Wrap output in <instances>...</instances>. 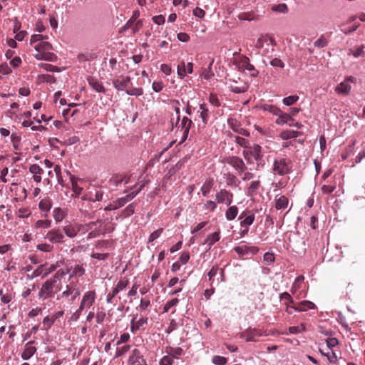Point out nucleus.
Segmentation results:
<instances>
[{"mask_svg": "<svg viewBox=\"0 0 365 365\" xmlns=\"http://www.w3.org/2000/svg\"><path fill=\"white\" fill-rule=\"evenodd\" d=\"M314 304L310 301H302L292 305V308L297 312H305L308 309H314Z\"/></svg>", "mask_w": 365, "mask_h": 365, "instance_id": "19", "label": "nucleus"}, {"mask_svg": "<svg viewBox=\"0 0 365 365\" xmlns=\"http://www.w3.org/2000/svg\"><path fill=\"white\" fill-rule=\"evenodd\" d=\"M119 292L116 289H115V288L113 287L112 291L110 292H109L107 294V296H106V302H107V303L113 304L114 302L115 297L117 296V294Z\"/></svg>", "mask_w": 365, "mask_h": 365, "instance_id": "61", "label": "nucleus"}, {"mask_svg": "<svg viewBox=\"0 0 365 365\" xmlns=\"http://www.w3.org/2000/svg\"><path fill=\"white\" fill-rule=\"evenodd\" d=\"M64 235L60 229H52L45 235V239L53 244H61L65 242Z\"/></svg>", "mask_w": 365, "mask_h": 365, "instance_id": "7", "label": "nucleus"}, {"mask_svg": "<svg viewBox=\"0 0 365 365\" xmlns=\"http://www.w3.org/2000/svg\"><path fill=\"white\" fill-rule=\"evenodd\" d=\"M36 51L46 52L52 49V45L47 41H40L34 46Z\"/></svg>", "mask_w": 365, "mask_h": 365, "instance_id": "30", "label": "nucleus"}, {"mask_svg": "<svg viewBox=\"0 0 365 365\" xmlns=\"http://www.w3.org/2000/svg\"><path fill=\"white\" fill-rule=\"evenodd\" d=\"M179 302L178 298H174L172 300H170L166 302L163 307V312H168L173 307L176 306Z\"/></svg>", "mask_w": 365, "mask_h": 365, "instance_id": "54", "label": "nucleus"}, {"mask_svg": "<svg viewBox=\"0 0 365 365\" xmlns=\"http://www.w3.org/2000/svg\"><path fill=\"white\" fill-rule=\"evenodd\" d=\"M103 192L101 190H96L95 195H91L88 198L84 197V200H88L89 201L96 202V201H101L103 199Z\"/></svg>", "mask_w": 365, "mask_h": 365, "instance_id": "48", "label": "nucleus"}, {"mask_svg": "<svg viewBox=\"0 0 365 365\" xmlns=\"http://www.w3.org/2000/svg\"><path fill=\"white\" fill-rule=\"evenodd\" d=\"M215 197L218 203L230 205L232 202L233 194L225 189H222L216 193Z\"/></svg>", "mask_w": 365, "mask_h": 365, "instance_id": "10", "label": "nucleus"}, {"mask_svg": "<svg viewBox=\"0 0 365 365\" xmlns=\"http://www.w3.org/2000/svg\"><path fill=\"white\" fill-rule=\"evenodd\" d=\"M289 203L288 198L284 195H277L274 199V207L277 210L285 209Z\"/></svg>", "mask_w": 365, "mask_h": 365, "instance_id": "22", "label": "nucleus"}, {"mask_svg": "<svg viewBox=\"0 0 365 365\" xmlns=\"http://www.w3.org/2000/svg\"><path fill=\"white\" fill-rule=\"evenodd\" d=\"M255 219V214L251 211H244L240 214L239 217V220H241L240 226L248 227L254 222Z\"/></svg>", "mask_w": 365, "mask_h": 365, "instance_id": "14", "label": "nucleus"}, {"mask_svg": "<svg viewBox=\"0 0 365 365\" xmlns=\"http://www.w3.org/2000/svg\"><path fill=\"white\" fill-rule=\"evenodd\" d=\"M45 267V264H41L40 266H38L32 273V275L30 277L29 275H27V277L28 278H34V277H37L38 276H41L42 277V274H43V268Z\"/></svg>", "mask_w": 365, "mask_h": 365, "instance_id": "58", "label": "nucleus"}, {"mask_svg": "<svg viewBox=\"0 0 365 365\" xmlns=\"http://www.w3.org/2000/svg\"><path fill=\"white\" fill-rule=\"evenodd\" d=\"M39 209L43 212H48L52 207V202L50 198L42 199L38 205Z\"/></svg>", "mask_w": 365, "mask_h": 365, "instance_id": "33", "label": "nucleus"}, {"mask_svg": "<svg viewBox=\"0 0 365 365\" xmlns=\"http://www.w3.org/2000/svg\"><path fill=\"white\" fill-rule=\"evenodd\" d=\"M192 123V120H190L188 118H182L180 124L182 130V141H184L187 138Z\"/></svg>", "mask_w": 365, "mask_h": 365, "instance_id": "24", "label": "nucleus"}, {"mask_svg": "<svg viewBox=\"0 0 365 365\" xmlns=\"http://www.w3.org/2000/svg\"><path fill=\"white\" fill-rule=\"evenodd\" d=\"M88 83L89 85L93 88V90H95L96 92L98 93H105L106 90L103 86L98 82L96 79L93 78H91L88 79Z\"/></svg>", "mask_w": 365, "mask_h": 365, "instance_id": "32", "label": "nucleus"}, {"mask_svg": "<svg viewBox=\"0 0 365 365\" xmlns=\"http://www.w3.org/2000/svg\"><path fill=\"white\" fill-rule=\"evenodd\" d=\"M212 63H213V61H212L210 63L208 68L204 69L203 71L202 72L201 76L203 78H205V79L208 80L213 76V73L211 71V66H212Z\"/></svg>", "mask_w": 365, "mask_h": 365, "instance_id": "60", "label": "nucleus"}, {"mask_svg": "<svg viewBox=\"0 0 365 365\" xmlns=\"http://www.w3.org/2000/svg\"><path fill=\"white\" fill-rule=\"evenodd\" d=\"M299 100V96L297 95L289 96L284 98L282 101L286 106H292L294 104Z\"/></svg>", "mask_w": 365, "mask_h": 365, "instance_id": "51", "label": "nucleus"}, {"mask_svg": "<svg viewBox=\"0 0 365 365\" xmlns=\"http://www.w3.org/2000/svg\"><path fill=\"white\" fill-rule=\"evenodd\" d=\"M200 118L204 123H207L209 118V110L205 104L200 105Z\"/></svg>", "mask_w": 365, "mask_h": 365, "instance_id": "43", "label": "nucleus"}, {"mask_svg": "<svg viewBox=\"0 0 365 365\" xmlns=\"http://www.w3.org/2000/svg\"><path fill=\"white\" fill-rule=\"evenodd\" d=\"M80 290L76 287V284L71 283L66 287V289L57 297V299L59 300L63 298H68L72 294L76 296L80 295Z\"/></svg>", "mask_w": 365, "mask_h": 365, "instance_id": "13", "label": "nucleus"}, {"mask_svg": "<svg viewBox=\"0 0 365 365\" xmlns=\"http://www.w3.org/2000/svg\"><path fill=\"white\" fill-rule=\"evenodd\" d=\"M130 177H127L122 175H114L110 179V183L113 185L118 186L123 181L125 184H128L130 182Z\"/></svg>", "mask_w": 365, "mask_h": 365, "instance_id": "27", "label": "nucleus"}, {"mask_svg": "<svg viewBox=\"0 0 365 365\" xmlns=\"http://www.w3.org/2000/svg\"><path fill=\"white\" fill-rule=\"evenodd\" d=\"M29 171L34 175V180L38 183L41 181V175L43 173V169L37 164H33L29 168Z\"/></svg>", "mask_w": 365, "mask_h": 365, "instance_id": "23", "label": "nucleus"}, {"mask_svg": "<svg viewBox=\"0 0 365 365\" xmlns=\"http://www.w3.org/2000/svg\"><path fill=\"white\" fill-rule=\"evenodd\" d=\"M242 155L248 163L251 157H253L255 160L257 162L260 161L263 156L262 147L257 144L250 145L246 150H243Z\"/></svg>", "mask_w": 365, "mask_h": 365, "instance_id": "3", "label": "nucleus"}, {"mask_svg": "<svg viewBox=\"0 0 365 365\" xmlns=\"http://www.w3.org/2000/svg\"><path fill=\"white\" fill-rule=\"evenodd\" d=\"M148 323L147 317H140L138 320L136 318H133L130 322V331L135 334L137 331L143 329L145 324Z\"/></svg>", "mask_w": 365, "mask_h": 365, "instance_id": "18", "label": "nucleus"}, {"mask_svg": "<svg viewBox=\"0 0 365 365\" xmlns=\"http://www.w3.org/2000/svg\"><path fill=\"white\" fill-rule=\"evenodd\" d=\"M51 225V221L49 220H39L35 223V227L38 228H48Z\"/></svg>", "mask_w": 365, "mask_h": 365, "instance_id": "45", "label": "nucleus"}, {"mask_svg": "<svg viewBox=\"0 0 365 365\" xmlns=\"http://www.w3.org/2000/svg\"><path fill=\"white\" fill-rule=\"evenodd\" d=\"M234 250L237 253L240 257H242L247 255H255L259 252V249L256 246H248L245 245L235 247Z\"/></svg>", "mask_w": 365, "mask_h": 365, "instance_id": "8", "label": "nucleus"}, {"mask_svg": "<svg viewBox=\"0 0 365 365\" xmlns=\"http://www.w3.org/2000/svg\"><path fill=\"white\" fill-rule=\"evenodd\" d=\"M63 269L58 270L50 279L46 280L41 285L38 293V298L40 300L52 298L61 289V278L66 275Z\"/></svg>", "mask_w": 365, "mask_h": 365, "instance_id": "1", "label": "nucleus"}, {"mask_svg": "<svg viewBox=\"0 0 365 365\" xmlns=\"http://www.w3.org/2000/svg\"><path fill=\"white\" fill-rule=\"evenodd\" d=\"M140 16L139 11H134L130 19L126 22V24L120 29V32L125 31L133 26L138 20V18Z\"/></svg>", "mask_w": 365, "mask_h": 365, "instance_id": "28", "label": "nucleus"}, {"mask_svg": "<svg viewBox=\"0 0 365 365\" xmlns=\"http://www.w3.org/2000/svg\"><path fill=\"white\" fill-rule=\"evenodd\" d=\"M55 320L52 317V316H46L44 317L43 322H42V328L43 330H48L49 329L52 325L54 324Z\"/></svg>", "mask_w": 365, "mask_h": 365, "instance_id": "40", "label": "nucleus"}, {"mask_svg": "<svg viewBox=\"0 0 365 365\" xmlns=\"http://www.w3.org/2000/svg\"><path fill=\"white\" fill-rule=\"evenodd\" d=\"M260 186L261 183L259 180L252 181L247 188V195L249 196H253L256 194Z\"/></svg>", "mask_w": 365, "mask_h": 365, "instance_id": "35", "label": "nucleus"}, {"mask_svg": "<svg viewBox=\"0 0 365 365\" xmlns=\"http://www.w3.org/2000/svg\"><path fill=\"white\" fill-rule=\"evenodd\" d=\"M262 336L260 330L257 329L248 328L245 331L240 334L241 339H245L246 341H255V337Z\"/></svg>", "mask_w": 365, "mask_h": 365, "instance_id": "12", "label": "nucleus"}, {"mask_svg": "<svg viewBox=\"0 0 365 365\" xmlns=\"http://www.w3.org/2000/svg\"><path fill=\"white\" fill-rule=\"evenodd\" d=\"M173 363V358L171 356H164L160 361V365H172Z\"/></svg>", "mask_w": 365, "mask_h": 365, "instance_id": "64", "label": "nucleus"}, {"mask_svg": "<svg viewBox=\"0 0 365 365\" xmlns=\"http://www.w3.org/2000/svg\"><path fill=\"white\" fill-rule=\"evenodd\" d=\"M238 213V208L237 206L233 205L230 207L225 212V217L228 220H234Z\"/></svg>", "mask_w": 365, "mask_h": 365, "instance_id": "37", "label": "nucleus"}, {"mask_svg": "<svg viewBox=\"0 0 365 365\" xmlns=\"http://www.w3.org/2000/svg\"><path fill=\"white\" fill-rule=\"evenodd\" d=\"M214 185L215 180L212 178H207L201 187V192L202 195L207 197L211 189L213 187Z\"/></svg>", "mask_w": 365, "mask_h": 365, "instance_id": "26", "label": "nucleus"}, {"mask_svg": "<svg viewBox=\"0 0 365 365\" xmlns=\"http://www.w3.org/2000/svg\"><path fill=\"white\" fill-rule=\"evenodd\" d=\"M34 341H30L25 344L24 351L21 355L24 360L29 359L36 352L37 349L36 346H34Z\"/></svg>", "mask_w": 365, "mask_h": 365, "instance_id": "15", "label": "nucleus"}, {"mask_svg": "<svg viewBox=\"0 0 365 365\" xmlns=\"http://www.w3.org/2000/svg\"><path fill=\"white\" fill-rule=\"evenodd\" d=\"M57 268L56 264H50L48 267L45 264V267L43 268V274H42V278L46 277L50 273L55 271Z\"/></svg>", "mask_w": 365, "mask_h": 365, "instance_id": "57", "label": "nucleus"}, {"mask_svg": "<svg viewBox=\"0 0 365 365\" xmlns=\"http://www.w3.org/2000/svg\"><path fill=\"white\" fill-rule=\"evenodd\" d=\"M36 247L38 250L44 252H51L53 250V246L47 243L38 244Z\"/></svg>", "mask_w": 365, "mask_h": 365, "instance_id": "55", "label": "nucleus"}, {"mask_svg": "<svg viewBox=\"0 0 365 365\" xmlns=\"http://www.w3.org/2000/svg\"><path fill=\"white\" fill-rule=\"evenodd\" d=\"M364 48L365 46L361 45L359 47H358L355 51H351V52L355 58H359L360 56H363L365 55V52L364 50Z\"/></svg>", "mask_w": 365, "mask_h": 365, "instance_id": "62", "label": "nucleus"}, {"mask_svg": "<svg viewBox=\"0 0 365 365\" xmlns=\"http://www.w3.org/2000/svg\"><path fill=\"white\" fill-rule=\"evenodd\" d=\"M301 135V133L299 131H295L292 130H287L281 132L279 136L283 140H288L292 138H297Z\"/></svg>", "mask_w": 365, "mask_h": 365, "instance_id": "29", "label": "nucleus"}, {"mask_svg": "<svg viewBox=\"0 0 365 365\" xmlns=\"http://www.w3.org/2000/svg\"><path fill=\"white\" fill-rule=\"evenodd\" d=\"M225 179H226V182H227V185H229V186H232V185H237V177L230 173H228L227 174H225Z\"/></svg>", "mask_w": 365, "mask_h": 365, "instance_id": "47", "label": "nucleus"}, {"mask_svg": "<svg viewBox=\"0 0 365 365\" xmlns=\"http://www.w3.org/2000/svg\"><path fill=\"white\" fill-rule=\"evenodd\" d=\"M261 109L274 115H277V114L280 113V108L271 104H264L261 106Z\"/></svg>", "mask_w": 365, "mask_h": 365, "instance_id": "38", "label": "nucleus"}, {"mask_svg": "<svg viewBox=\"0 0 365 365\" xmlns=\"http://www.w3.org/2000/svg\"><path fill=\"white\" fill-rule=\"evenodd\" d=\"M329 350H330V352H329V351H328V352H324V351H323L322 349H319V351H320V353H321L322 355H324V356H327V359L329 360V361L330 363L334 364V363H335V362L336 361V354H335L334 351H332L331 349H329Z\"/></svg>", "mask_w": 365, "mask_h": 365, "instance_id": "46", "label": "nucleus"}, {"mask_svg": "<svg viewBox=\"0 0 365 365\" xmlns=\"http://www.w3.org/2000/svg\"><path fill=\"white\" fill-rule=\"evenodd\" d=\"M241 66L249 71H253L255 73H252V76H256L258 72L255 70V66L250 63V59L248 57L245 56H242L240 60Z\"/></svg>", "mask_w": 365, "mask_h": 365, "instance_id": "25", "label": "nucleus"}, {"mask_svg": "<svg viewBox=\"0 0 365 365\" xmlns=\"http://www.w3.org/2000/svg\"><path fill=\"white\" fill-rule=\"evenodd\" d=\"M98 223L101 224L102 220H98L95 222H91L86 224H79L78 223V228L79 231L82 232L83 233L87 232L89 230L92 229V227L95 225H96Z\"/></svg>", "mask_w": 365, "mask_h": 365, "instance_id": "34", "label": "nucleus"}, {"mask_svg": "<svg viewBox=\"0 0 365 365\" xmlns=\"http://www.w3.org/2000/svg\"><path fill=\"white\" fill-rule=\"evenodd\" d=\"M229 125L234 132L244 136H250V132L243 128L237 120L229 121Z\"/></svg>", "mask_w": 365, "mask_h": 365, "instance_id": "21", "label": "nucleus"}, {"mask_svg": "<svg viewBox=\"0 0 365 365\" xmlns=\"http://www.w3.org/2000/svg\"><path fill=\"white\" fill-rule=\"evenodd\" d=\"M354 78L349 76L346 78L344 81L340 83L335 88L336 92L340 95L346 96L349 93L351 86L350 82H354Z\"/></svg>", "mask_w": 365, "mask_h": 365, "instance_id": "9", "label": "nucleus"}, {"mask_svg": "<svg viewBox=\"0 0 365 365\" xmlns=\"http://www.w3.org/2000/svg\"><path fill=\"white\" fill-rule=\"evenodd\" d=\"M279 113H280L277 115V118L275 120V123L277 125H284V124L289 125V122L294 121V120L293 119V118H292L290 114L284 113V112L282 111L281 110H279Z\"/></svg>", "mask_w": 365, "mask_h": 365, "instance_id": "20", "label": "nucleus"}, {"mask_svg": "<svg viewBox=\"0 0 365 365\" xmlns=\"http://www.w3.org/2000/svg\"><path fill=\"white\" fill-rule=\"evenodd\" d=\"M292 162L289 158H279L274 160L273 171L279 175H284L292 172Z\"/></svg>", "mask_w": 365, "mask_h": 365, "instance_id": "2", "label": "nucleus"}, {"mask_svg": "<svg viewBox=\"0 0 365 365\" xmlns=\"http://www.w3.org/2000/svg\"><path fill=\"white\" fill-rule=\"evenodd\" d=\"M212 362L215 365H225L227 363V359L221 356H215L212 358Z\"/></svg>", "mask_w": 365, "mask_h": 365, "instance_id": "63", "label": "nucleus"}, {"mask_svg": "<svg viewBox=\"0 0 365 365\" xmlns=\"http://www.w3.org/2000/svg\"><path fill=\"white\" fill-rule=\"evenodd\" d=\"M178 74L182 78L187 75L186 66L184 61H181L178 66Z\"/></svg>", "mask_w": 365, "mask_h": 365, "instance_id": "56", "label": "nucleus"}, {"mask_svg": "<svg viewBox=\"0 0 365 365\" xmlns=\"http://www.w3.org/2000/svg\"><path fill=\"white\" fill-rule=\"evenodd\" d=\"M66 212L60 207H56L53 211V216L57 222H61L66 217Z\"/></svg>", "mask_w": 365, "mask_h": 365, "instance_id": "36", "label": "nucleus"}, {"mask_svg": "<svg viewBox=\"0 0 365 365\" xmlns=\"http://www.w3.org/2000/svg\"><path fill=\"white\" fill-rule=\"evenodd\" d=\"M143 187L144 185H142L136 191H133L125 197H123V200H125V202L127 203L128 201L132 200L142 190Z\"/></svg>", "mask_w": 365, "mask_h": 365, "instance_id": "52", "label": "nucleus"}, {"mask_svg": "<svg viewBox=\"0 0 365 365\" xmlns=\"http://www.w3.org/2000/svg\"><path fill=\"white\" fill-rule=\"evenodd\" d=\"M220 231L215 232L209 235L205 241V245H207L209 247H211L215 242L220 240Z\"/></svg>", "mask_w": 365, "mask_h": 365, "instance_id": "31", "label": "nucleus"}, {"mask_svg": "<svg viewBox=\"0 0 365 365\" xmlns=\"http://www.w3.org/2000/svg\"><path fill=\"white\" fill-rule=\"evenodd\" d=\"M130 83L129 76H120L113 80V85L118 91L125 90Z\"/></svg>", "mask_w": 365, "mask_h": 365, "instance_id": "11", "label": "nucleus"}, {"mask_svg": "<svg viewBox=\"0 0 365 365\" xmlns=\"http://www.w3.org/2000/svg\"><path fill=\"white\" fill-rule=\"evenodd\" d=\"M63 233L70 238L75 237L80 232L78 228V223L68 224L63 227Z\"/></svg>", "mask_w": 365, "mask_h": 365, "instance_id": "17", "label": "nucleus"}, {"mask_svg": "<svg viewBox=\"0 0 365 365\" xmlns=\"http://www.w3.org/2000/svg\"><path fill=\"white\" fill-rule=\"evenodd\" d=\"M38 78L43 82H47L49 83H53L56 82L55 77L49 74H42L38 76Z\"/></svg>", "mask_w": 365, "mask_h": 365, "instance_id": "59", "label": "nucleus"}, {"mask_svg": "<svg viewBox=\"0 0 365 365\" xmlns=\"http://www.w3.org/2000/svg\"><path fill=\"white\" fill-rule=\"evenodd\" d=\"M224 162L235 169L237 171L238 175H242V173L247 169L243 160L237 156H229L225 158Z\"/></svg>", "mask_w": 365, "mask_h": 365, "instance_id": "4", "label": "nucleus"}, {"mask_svg": "<svg viewBox=\"0 0 365 365\" xmlns=\"http://www.w3.org/2000/svg\"><path fill=\"white\" fill-rule=\"evenodd\" d=\"M135 202L129 204L124 210H122L121 216L123 217H130L135 212Z\"/></svg>", "mask_w": 365, "mask_h": 365, "instance_id": "39", "label": "nucleus"}, {"mask_svg": "<svg viewBox=\"0 0 365 365\" xmlns=\"http://www.w3.org/2000/svg\"><path fill=\"white\" fill-rule=\"evenodd\" d=\"M143 187L144 185H142L136 191H133L125 197H123V200H125V202L127 203L128 201L132 200L142 190Z\"/></svg>", "mask_w": 365, "mask_h": 365, "instance_id": "53", "label": "nucleus"}, {"mask_svg": "<svg viewBox=\"0 0 365 365\" xmlns=\"http://www.w3.org/2000/svg\"><path fill=\"white\" fill-rule=\"evenodd\" d=\"M128 284H129L128 279L126 278H123V279H120L118 282L117 284L115 285V287L114 288L118 292H120V291L124 290L127 287Z\"/></svg>", "mask_w": 365, "mask_h": 365, "instance_id": "44", "label": "nucleus"}, {"mask_svg": "<svg viewBox=\"0 0 365 365\" xmlns=\"http://www.w3.org/2000/svg\"><path fill=\"white\" fill-rule=\"evenodd\" d=\"M84 273H85L84 268L82 266L77 264V265H75L74 267L72 269V273H71V276L81 277V276L83 275Z\"/></svg>", "mask_w": 365, "mask_h": 365, "instance_id": "50", "label": "nucleus"}, {"mask_svg": "<svg viewBox=\"0 0 365 365\" xmlns=\"http://www.w3.org/2000/svg\"><path fill=\"white\" fill-rule=\"evenodd\" d=\"M328 40L324 36L321 35L320 37L314 42V46L317 48H324L328 45Z\"/></svg>", "mask_w": 365, "mask_h": 365, "instance_id": "42", "label": "nucleus"}, {"mask_svg": "<svg viewBox=\"0 0 365 365\" xmlns=\"http://www.w3.org/2000/svg\"><path fill=\"white\" fill-rule=\"evenodd\" d=\"M272 10L274 11L286 14L288 12V7L286 4H279L278 5H274L272 7Z\"/></svg>", "mask_w": 365, "mask_h": 365, "instance_id": "49", "label": "nucleus"}, {"mask_svg": "<svg viewBox=\"0 0 365 365\" xmlns=\"http://www.w3.org/2000/svg\"><path fill=\"white\" fill-rule=\"evenodd\" d=\"M235 142L240 146L245 148V150H246L250 145V141L240 136H235Z\"/></svg>", "mask_w": 365, "mask_h": 365, "instance_id": "41", "label": "nucleus"}, {"mask_svg": "<svg viewBox=\"0 0 365 365\" xmlns=\"http://www.w3.org/2000/svg\"><path fill=\"white\" fill-rule=\"evenodd\" d=\"M70 180L71 182V187L73 192L72 195L73 197H78L83 190V187L78 184V182H83V180L77 178L74 175L70 174Z\"/></svg>", "mask_w": 365, "mask_h": 365, "instance_id": "16", "label": "nucleus"}, {"mask_svg": "<svg viewBox=\"0 0 365 365\" xmlns=\"http://www.w3.org/2000/svg\"><path fill=\"white\" fill-rule=\"evenodd\" d=\"M128 365H148L144 355L139 349H134L128 360Z\"/></svg>", "mask_w": 365, "mask_h": 365, "instance_id": "5", "label": "nucleus"}, {"mask_svg": "<svg viewBox=\"0 0 365 365\" xmlns=\"http://www.w3.org/2000/svg\"><path fill=\"white\" fill-rule=\"evenodd\" d=\"M96 293L94 290H90L86 292L83 294L82 299L81 301L79 306L80 310L83 311L85 309H88L91 307L96 301Z\"/></svg>", "mask_w": 365, "mask_h": 365, "instance_id": "6", "label": "nucleus"}]
</instances>
